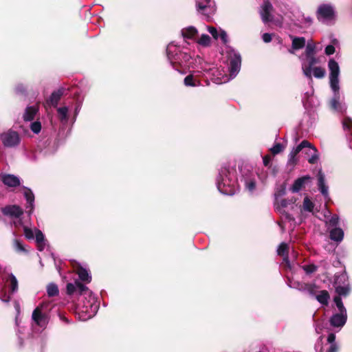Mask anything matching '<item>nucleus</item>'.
Returning a JSON list of instances; mask_svg holds the SVG:
<instances>
[{"mask_svg": "<svg viewBox=\"0 0 352 352\" xmlns=\"http://www.w3.org/2000/svg\"><path fill=\"white\" fill-rule=\"evenodd\" d=\"M230 174L229 169L226 167H222L219 170V175L217 178V188L223 194H231L232 188L231 180L228 177Z\"/></svg>", "mask_w": 352, "mask_h": 352, "instance_id": "obj_1", "label": "nucleus"}, {"mask_svg": "<svg viewBox=\"0 0 352 352\" xmlns=\"http://www.w3.org/2000/svg\"><path fill=\"white\" fill-rule=\"evenodd\" d=\"M166 53L168 58L171 60L173 68L178 72H180L179 67L182 64H186L191 59L190 55L185 52L179 51L175 54H173L170 52L169 47L166 49Z\"/></svg>", "mask_w": 352, "mask_h": 352, "instance_id": "obj_2", "label": "nucleus"}, {"mask_svg": "<svg viewBox=\"0 0 352 352\" xmlns=\"http://www.w3.org/2000/svg\"><path fill=\"white\" fill-rule=\"evenodd\" d=\"M317 19L322 23L333 21L336 19V12L332 6L329 4H321L316 11Z\"/></svg>", "mask_w": 352, "mask_h": 352, "instance_id": "obj_3", "label": "nucleus"}, {"mask_svg": "<svg viewBox=\"0 0 352 352\" xmlns=\"http://www.w3.org/2000/svg\"><path fill=\"white\" fill-rule=\"evenodd\" d=\"M328 67L330 72L329 80L330 86L334 92L339 91V79L340 67L338 63L333 59L331 58L328 62Z\"/></svg>", "mask_w": 352, "mask_h": 352, "instance_id": "obj_4", "label": "nucleus"}, {"mask_svg": "<svg viewBox=\"0 0 352 352\" xmlns=\"http://www.w3.org/2000/svg\"><path fill=\"white\" fill-rule=\"evenodd\" d=\"M3 144L6 147H14L20 143V137L16 131L9 130L1 135Z\"/></svg>", "mask_w": 352, "mask_h": 352, "instance_id": "obj_5", "label": "nucleus"}, {"mask_svg": "<svg viewBox=\"0 0 352 352\" xmlns=\"http://www.w3.org/2000/svg\"><path fill=\"white\" fill-rule=\"evenodd\" d=\"M44 304L36 307L32 312V318L34 322L40 327H43L47 323V316L46 314L42 312V308Z\"/></svg>", "mask_w": 352, "mask_h": 352, "instance_id": "obj_6", "label": "nucleus"}, {"mask_svg": "<svg viewBox=\"0 0 352 352\" xmlns=\"http://www.w3.org/2000/svg\"><path fill=\"white\" fill-rule=\"evenodd\" d=\"M311 143L307 140L302 141L296 148H294L289 155L288 163L291 165H295L297 163L296 155L302 151L303 148H307L310 146Z\"/></svg>", "mask_w": 352, "mask_h": 352, "instance_id": "obj_7", "label": "nucleus"}, {"mask_svg": "<svg viewBox=\"0 0 352 352\" xmlns=\"http://www.w3.org/2000/svg\"><path fill=\"white\" fill-rule=\"evenodd\" d=\"M293 287L298 289L299 291L307 292L311 296L316 295V289L318 288L316 284L306 283L299 281H294L293 283Z\"/></svg>", "mask_w": 352, "mask_h": 352, "instance_id": "obj_8", "label": "nucleus"}, {"mask_svg": "<svg viewBox=\"0 0 352 352\" xmlns=\"http://www.w3.org/2000/svg\"><path fill=\"white\" fill-rule=\"evenodd\" d=\"M241 64V58L239 54H234L230 60L229 72L231 76H235L239 72Z\"/></svg>", "mask_w": 352, "mask_h": 352, "instance_id": "obj_9", "label": "nucleus"}, {"mask_svg": "<svg viewBox=\"0 0 352 352\" xmlns=\"http://www.w3.org/2000/svg\"><path fill=\"white\" fill-rule=\"evenodd\" d=\"M347 320L346 313L339 312L333 314L329 320L330 324L334 327H343Z\"/></svg>", "mask_w": 352, "mask_h": 352, "instance_id": "obj_10", "label": "nucleus"}, {"mask_svg": "<svg viewBox=\"0 0 352 352\" xmlns=\"http://www.w3.org/2000/svg\"><path fill=\"white\" fill-rule=\"evenodd\" d=\"M1 212L4 215L15 218H19L23 214V210L17 205L6 206L1 209Z\"/></svg>", "mask_w": 352, "mask_h": 352, "instance_id": "obj_11", "label": "nucleus"}, {"mask_svg": "<svg viewBox=\"0 0 352 352\" xmlns=\"http://www.w3.org/2000/svg\"><path fill=\"white\" fill-rule=\"evenodd\" d=\"M65 91V89L63 87H60L58 89L53 91L49 99L47 100V103L49 105L56 107Z\"/></svg>", "mask_w": 352, "mask_h": 352, "instance_id": "obj_12", "label": "nucleus"}, {"mask_svg": "<svg viewBox=\"0 0 352 352\" xmlns=\"http://www.w3.org/2000/svg\"><path fill=\"white\" fill-rule=\"evenodd\" d=\"M2 182L8 187H17L21 184L19 179L14 175L6 174L1 177Z\"/></svg>", "mask_w": 352, "mask_h": 352, "instance_id": "obj_13", "label": "nucleus"}, {"mask_svg": "<svg viewBox=\"0 0 352 352\" xmlns=\"http://www.w3.org/2000/svg\"><path fill=\"white\" fill-rule=\"evenodd\" d=\"M75 267L76 273L78 275L80 280L89 283L91 281V276L88 271L81 266L79 263H76Z\"/></svg>", "mask_w": 352, "mask_h": 352, "instance_id": "obj_14", "label": "nucleus"}, {"mask_svg": "<svg viewBox=\"0 0 352 352\" xmlns=\"http://www.w3.org/2000/svg\"><path fill=\"white\" fill-rule=\"evenodd\" d=\"M310 180L311 177L309 175H305L301 177H299L294 181L290 190L293 192H298L302 188L304 185Z\"/></svg>", "mask_w": 352, "mask_h": 352, "instance_id": "obj_15", "label": "nucleus"}, {"mask_svg": "<svg viewBox=\"0 0 352 352\" xmlns=\"http://www.w3.org/2000/svg\"><path fill=\"white\" fill-rule=\"evenodd\" d=\"M272 10V4L268 1L265 2L263 6V9L261 12V18L264 23H267L272 21V19L270 14Z\"/></svg>", "mask_w": 352, "mask_h": 352, "instance_id": "obj_16", "label": "nucleus"}, {"mask_svg": "<svg viewBox=\"0 0 352 352\" xmlns=\"http://www.w3.org/2000/svg\"><path fill=\"white\" fill-rule=\"evenodd\" d=\"M290 38L292 40V48L294 50H301L305 47L306 44V40L305 37H297L290 35Z\"/></svg>", "mask_w": 352, "mask_h": 352, "instance_id": "obj_17", "label": "nucleus"}, {"mask_svg": "<svg viewBox=\"0 0 352 352\" xmlns=\"http://www.w3.org/2000/svg\"><path fill=\"white\" fill-rule=\"evenodd\" d=\"M38 111V108L36 106H30L26 107L25 113L23 116V120L25 121L33 120Z\"/></svg>", "mask_w": 352, "mask_h": 352, "instance_id": "obj_18", "label": "nucleus"}, {"mask_svg": "<svg viewBox=\"0 0 352 352\" xmlns=\"http://www.w3.org/2000/svg\"><path fill=\"white\" fill-rule=\"evenodd\" d=\"M307 154H310L311 157L308 159V162L311 164H316L319 159L318 151L314 146L311 144L310 146H307Z\"/></svg>", "mask_w": 352, "mask_h": 352, "instance_id": "obj_19", "label": "nucleus"}, {"mask_svg": "<svg viewBox=\"0 0 352 352\" xmlns=\"http://www.w3.org/2000/svg\"><path fill=\"white\" fill-rule=\"evenodd\" d=\"M330 239L334 241H341L344 237V232L340 228H335L330 231Z\"/></svg>", "mask_w": 352, "mask_h": 352, "instance_id": "obj_20", "label": "nucleus"}, {"mask_svg": "<svg viewBox=\"0 0 352 352\" xmlns=\"http://www.w3.org/2000/svg\"><path fill=\"white\" fill-rule=\"evenodd\" d=\"M316 300L322 305H328L330 296L327 290H322L319 294L314 296Z\"/></svg>", "mask_w": 352, "mask_h": 352, "instance_id": "obj_21", "label": "nucleus"}, {"mask_svg": "<svg viewBox=\"0 0 352 352\" xmlns=\"http://www.w3.org/2000/svg\"><path fill=\"white\" fill-rule=\"evenodd\" d=\"M184 84L186 87H197L200 85L201 82L192 74H190L185 77Z\"/></svg>", "mask_w": 352, "mask_h": 352, "instance_id": "obj_22", "label": "nucleus"}, {"mask_svg": "<svg viewBox=\"0 0 352 352\" xmlns=\"http://www.w3.org/2000/svg\"><path fill=\"white\" fill-rule=\"evenodd\" d=\"M197 30L193 26L184 28L182 30V34L183 37L188 39L193 38L197 35Z\"/></svg>", "mask_w": 352, "mask_h": 352, "instance_id": "obj_23", "label": "nucleus"}, {"mask_svg": "<svg viewBox=\"0 0 352 352\" xmlns=\"http://www.w3.org/2000/svg\"><path fill=\"white\" fill-rule=\"evenodd\" d=\"M318 187L320 192L323 195H327L328 194V189L327 187L325 186L324 184V177L323 174H322L320 172L318 174Z\"/></svg>", "mask_w": 352, "mask_h": 352, "instance_id": "obj_24", "label": "nucleus"}, {"mask_svg": "<svg viewBox=\"0 0 352 352\" xmlns=\"http://www.w3.org/2000/svg\"><path fill=\"white\" fill-rule=\"evenodd\" d=\"M24 196L25 197V199L29 204V207L30 208V210L33 209V204L34 201V195L32 192V191L28 188H25V192H24ZM28 208V206H27Z\"/></svg>", "mask_w": 352, "mask_h": 352, "instance_id": "obj_25", "label": "nucleus"}, {"mask_svg": "<svg viewBox=\"0 0 352 352\" xmlns=\"http://www.w3.org/2000/svg\"><path fill=\"white\" fill-rule=\"evenodd\" d=\"M47 293L50 297L58 296L59 293L58 286L54 283L49 284L47 287Z\"/></svg>", "mask_w": 352, "mask_h": 352, "instance_id": "obj_26", "label": "nucleus"}, {"mask_svg": "<svg viewBox=\"0 0 352 352\" xmlns=\"http://www.w3.org/2000/svg\"><path fill=\"white\" fill-rule=\"evenodd\" d=\"M336 292L338 294L337 296H346L350 292V288L348 286H337Z\"/></svg>", "mask_w": 352, "mask_h": 352, "instance_id": "obj_27", "label": "nucleus"}, {"mask_svg": "<svg viewBox=\"0 0 352 352\" xmlns=\"http://www.w3.org/2000/svg\"><path fill=\"white\" fill-rule=\"evenodd\" d=\"M198 44L204 47H208L210 45L211 38L208 34H202L197 41Z\"/></svg>", "mask_w": 352, "mask_h": 352, "instance_id": "obj_28", "label": "nucleus"}, {"mask_svg": "<svg viewBox=\"0 0 352 352\" xmlns=\"http://www.w3.org/2000/svg\"><path fill=\"white\" fill-rule=\"evenodd\" d=\"M288 245L285 243H281L277 250V254L279 256L285 257L286 255H288Z\"/></svg>", "mask_w": 352, "mask_h": 352, "instance_id": "obj_29", "label": "nucleus"}, {"mask_svg": "<svg viewBox=\"0 0 352 352\" xmlns=\"http://www.w3.org/2000/svg\"><path fill=\"white\" fill-rule=\"evenodd\" d=\"M13 247L17 252L27 253L28 250L25 249L24 245L18 239H14L13 241Z\"/></svg>", "mask_w": 352, "mask_h": 352, "instance_id": "obj_30", "label": "nucleus"}, {"mask_svg": "<svg viewBox=\"0 0 352 352\" xmlns=\"http://www.w3.org/2000/svg\"><path fill=\"white\" fill-rule=\"evenodd\" d=\"M303 209L307 212H312L314 208V203L309 199L308 197H305L303 201Z\"/></svg>", "mask_w": 352, "mask_h": 352, "instance_id": "obj_31", "label": "nucleus"}, {"mask_svg": "<svg viewBox=\"0 0 352 352\" xmlns=\"http://www.w3.org/2000/svg\"><path fill=\"white\" fill-rule=\"evenodd\" d=\"M313 73L315 78H322L325 76L326 71L321 67H316L313 68Z\"/></svg>", "mask_w": 352, "mask_h": 352, "instance_id": "obj_32", "label": "nucleus"}, {"mask_svg": "<svg viewBox=\"0 0 352 352\" xmlns=\"http://www.w3.org/2000/svg\"><path fill=\"white\" fill-rule=\"evenodd\" d=\"M57 111L58 113L59 119L61 121L67 120L68 108L67 107H59L57 109Z\"/></svg>", "mask_w": 352, "mask_h": 352, "instance_id": "obj_33", "label": "nucleus"}, {"mask_svg": "<svg viewBox=\"0 0 352 352\" xmlns=\"http://www.w3.org/2000/svg\"><path fill=\"white\" fill-rule=\"evenodd\" d=\"M333 301L335 302V303L339 310V312L346 313V309L343 305V302H342V298L340 296H335L333 298Z\"/></svg>", "mask_w": 352, "mask_h": 352, "instance_id": "obj_34", "label": "nucleus"}, {"mask_svg": "<svg viewBox=\"0 0 352 352\" xmlns=\"http://www.w3.org/2000/svg\"><path fill=\"white\" fill-rule=\"evenodd\" d=\"M9 280L10 282V290L11 292H15L18 289V281L15 276L11 274L9 276Z\"/></svg>", "mask_w": 352, "mask_h": 352, "instance_id": "obj_35", "label": "nucleus"}, {"mask_svg": "<svg viewBox=\"0 0 352 352\" xmlns=\"http://www.w3.org/2000/svg\"><path fill=\"white\" fill-rule=\"evenodd\" d=\"M316 54V45L313 43H308L306 46L305 56H314Z\"/></svg>", "mask_w": 352, "mask_h": 352, "instance_id": "obj_36", "label": "nucleus"}, {"mask_svg": "<svg viewBox=\"0 0 352 352\" xmlns=\"http://www.w3.org/2000/svg\"><path fill=\"white\" fill-rule=\"evenodd\" d=\"M302 268L307 274H309L316 272L318 267L314 264H309L303 265Z\"/></svg>", "mask_w": 352, "mask_h": 352, "instance_id": "obj_37", "label": "nucleus"}, {"mask_svg": "<svg viewBox=\"0 0 352 352\" xmlns=\"http://www.w3.org/2000/svg\"><path fill=\"white\" fill-rule=\"evenodd\" d=\"M30 129L32 132L38 134L41 130V123L39 121H35L31 123Z\"/></svg>", "mask_w": 352, "mask_h": 352, "instance_id": "obj_38", "label": "nucleus"}, {"mask_svg": "<svg viewBox=\"0 0 352 352\" xmlns=\"http://www.w3.org/2000/svg\"><path fill=\"white\" fill-rule=\"evenodd\" d=\"M283 151V146L280 143H276L272 148H270L271 153L275 155Z\"/></svg>", "mask_w": 352, "mask_h": 352, "instance_id": "obj_39", "label": "nucleus"}, {"mask_svg": "<svg viewBox=\"0 0 352 352\" xmlns=\"http://www.w3.org/2000/svg\"><path fill=\"white\" fill-rule=\"evenodd\" d=\"M76 292H77L76 284H73L69 283L66 286V292L68 295H73Z\"/></svg>", "mask_w": 352, "mask_h": 352, "instance_id": "obj_40", "label": "nucleus"}, {"mask_svg": "<svg viewBox=\"0 0 352 352\" xmlns=\"http://www.w3.org/2000/svg\"><path fill=\"white\" fill-rule=\"evenodd\" d=\"M342 124H343V126L345 129H347L349 131H352V119L351 118H350L349 117L344 118L343 120Z\"/></svg>", "mask_w": 352, "mask_h": 352, "instance_id": "obj_41", "label": "nucleus"}, {"mask_svg": "<svg viewBox=\"0 0 352 352\" xmlns=\"http://www.w3.org/2000/svg\"><path fill=\"white\" fill-rule=\"evenodd\" d=\"M23 231H24V235L26 239L30 240V239H33L34 238V232L31 228H29L28 227L25 226L23 228Z\"/></svg>", "mask_w": 352, "mask_h": 352, "instance_id": "obj_42", "label": "nucleus"}, {"mask_svg": "<svg viewBox=\"0 0 352 352\" xmlns=\"http://www.w3.org/2000/svg\"><path fill=\"white\" fill-rule=\"evenodd\" d=\"M77 292L79 294H82L88 290V287L79 281H76Z\"/></svg>", "mask_w": 352, "mask_h": 352, "instance_id": "obj_43", "label": "nucleus"}, {"mask_svg": "<svg viewBox=\"0 0 352 352\" xmlns=\"http://www.w3.org/2000/svg\"><path fill=\"white\" fill-rule=\"evenodd\" d=\"M282 267L285 270H292V265L290 263V261L289 260L288 255H286V256L283 257V262L281 263Z\"/></svg>", "mask_w": 352, "mask_h": 352, "instance_id": "obj_44", "label": "nucleus"}, {"mask_svg": "<svg viewBox=\"0 0 352 352\" xmlns=\"http://www.w3.org/2000/svg\"><path fill=\"white\" fill-rule=\"evenodd\" d=\"M35 238H36V243H42L45 241V236L43 232L37 229L36 230L35 232Z\"/></svg>", "mask_w": 352, "mask_h": 352, "instance_id": "obj_45", "label": "nucleus"}, {"mask_svg": "<svg viewBox=\"0 0 352 352\" xmlns=\"http://www.w3.org/2000/svg\"><path fill=\"white\" fill-rule=\"evenodd\" d=\"M306 58L308 62V65L307 66L308 67L314 68L313 66L318 63V60L315 57V55L306 56Z\"/></svg>", "mask_w": 352, "mask_h": 352, "instance_id": "obj_46", "label": "nucleus"}, {"mask_svg": "<svg viewBox=\"0 0 352 352\" xmlns=\"http://www.w3.org/2000/svg\"><path fill=\"white\" fill-rule=\"evenodd\" d=\"M286 193V187L285 184L281 185L276 191V197H282Z\"/></svg>", "mask_w": 352, "mask_h": 352, "instance_id": "obj_47", "label": "nucleus"}, {"mask_svg": "<svg viewBox=\"0 0 352 352\" xmlns=\"http://www.w3.org/2000/svg\"><path fill=\"white\" fill-rule=\"evenodd\" d=\"M296 199L295 198L283 199L280 201V206L283 208H285L289 204H294L296 202Z\"/></svg>", "mask_w": 352, "mask_h": 352, "instance_id": "obj_48", "label": "nucleus"}, {"mask_svg": "<svg viewBox=\"0 0 352 352\" xmlns=\"http://www.w3.org/2000/svg\"><path fill=\"white\" fill-rule=\"evenodd\" d=\"M204 1L206 3V4H203V3H201V2H199L197 3V7L198 11H203L207 7H208L210 3L211 2V0H204Z\"/></svg>", "mask_w": 352, "mask_h": 352, "instance_id": "obj_49", "label": "nucleus"}, {"mask_svg": "<svg viewBox=\"0 0 352 352\" xmlns=\"http://www.w3.org/2000/svg\"><path fill=\"white\" fill-rule=\"evenodd\" d=\"M0 299L6 302L10 300V296L8 295L5 290H0Z\"/></svg>", "mask_w": 352, "mask_h": 352, "instance_id": "obj_50", "label": "nucleus"}, {"mask_svg": "<svg viewBox=\"0 0 352 352\" xmlns=\"http://www.w3.org/2000/svg\"><path fill=\"white\" fill-rule=\"evenodd\" d=\"M336 52L335 47L333 45H329L325 47L324 52L327 56L333 54Z\"/></svg>", "mask_w": 352, "mask_h": 352, "instance_id": "obj_51", "label": "nucleus"}, {"mask_svg": "<svg viewBox=\"0 0 352 352\" xmlns=\"http://www.w3.org/2000/svg\"><path fill=\"white\" fill-rule=\"evenodd\" d=\"M208 32L211 34V35L212 36V37L214 39H217L218 38L219 33H218L217 30L215 28L209 26L208 28Z\"/></svg>", "mask_w": 352, "mask_h": 352, "instance_id": "obj_52", "label": "nucleus"}, {"mask_svg": "<svg viewBox=\"0 0 352 352\" xmlns=\"http://www.w3.org/2000/svg\"><path fill=\"white\" fill-rule=\"evenodd\" d=\"M302 69L305 76L309 78H311V71H313V68L308 66H305L302 67Z\"/></svg>", "mask_w": 352, "mask_h": 352, "instance_id": "obj_53", "label": "nucleus"}, {"mask_svg": "<svg viewBox=\"0 0 352 352\" xmlns=\"http://www.w3.org/2000/svg\"><path fill=\"white\" fill-rule=\"evenodd\" d=\"M339 218L337 215H333L329 219V224L331 226H336L338 223Z\"/></svg>", "mask_w": 352, "mask_h": 352, "instance_id": "obj_54", "label": "nucleus"}, {"mask_svg": "<svg viewBox=\"0 0 352 352\" xmlns=\"http://www.w3.org/2000/svg\"><path fill=\"white\" fill-rule=\"evenodd\" d=\"M219 36L224 44H226L228 42V36L226 31L221 30L219 34Z\"/></svg>", "mask_w": 352, "mask_h": 352, "instance_id": "obj_55", "label": "nucleus"}, {"mask_svg": "<svg viewBox=\"0 0 352 352\" xmlns=\"http://www.w3.org/2000/svg\"><path fill=\"white\" fill-rule=\"evenodd\" d=\"M272 157L269 155H266L263 157V165L265 166H269L270 165Z\"/></svg>", "mask_w": 352, "mask_h": 352, "instance_id": "obj_56", "label": "nucleus"}, {"mask_svg": "<svg viewBox=\"0 0 352 352\" xmlns=\"http://www.w3.org/2000/svg\"><path fill=\"white\" fill-rule=\"evenodd\" d=\"M246 187L250 191H252L256 188V182L251 180L246 183Z\"/></svg>", "mask_w": 352, "mask_h": 352, "instance_id": "obj_57", "label": "nucleus"}, {"mask_svg": "<svg viewBox=\"0 0 352 352\" xmlns=\"http://www.w3.org/2000/svg\"><path fill=\"white\" fill-rule=\"evenodd\" d=\"M262 38L265 43H270L272 41V35L269 33H264Z\"/></svg>", "mask_w": 352, "mask_h": 352, "instance_id": "obj_58", "label": "nucleus"}, {"mask_svg": "<svg viewBox=\"0 0 352 352\" xmlns=\"http://www.w3.org/2000/svg\"><path fill=\"white\" fill-rule=\"evenodd\" d=\"M335 340H336V335L333 333H329L327 337V342L332 344H334L333 342H334Z\"/></svg>", "mask_w": 352, "mask_h": 352, "instance_id": "obj_59", "label": "nucleus"}, {"mask_svg": "<svg viewBox=\"0 0 352 352\" xmlns=\"http://www.w3.org/2000/svg\"><path fill=\"white\" fill-rule=\"evenodd\" d=\"M338 351V346L336 344H331L330 347L329 348L327 352H337Z\"/></svg>", "mask_w": 352, "mask_h": 352, "instance_id": "obj_60", "label": "nucleus"}, {"mask_svg": "<svg viewBox=\"0 0 352 352\" xmlns=\"http://www.w3.org/2000/svg\"><path fill=\"white\" fill-rule=\"evenodd\" d=\"M36 245H37V249L40 252L43 251L45 246V241L42 242V243H36Z\"/></svg>", "mask_w": 352, "mask_h": 352, "instance_id": "obj_61", "label": "nucleus"}, {"mask_svg": "<svg viewBox=\"0 0 352 352\" xmlns=\"http://www.w3.org/2000/svg\"><path fill=\"white\" fill-rule=\"evenodd\" d=\"M59 318H60V319L63 322H64L65 323H66V324H69V319H68L67 318H66V317L65 316V315H63V314H59Z\"/></svg>", "mask_w": 352, "mask_h": 352, "instance_id": "obj_62", "label": "nucleus"}, {"mask_svg": "<svg viewBox=\"0 0 352 352\" xmlns=\"http://www.w3.org/2000/svg\"><path fill=\"white\" fill-rule=\"evenodd\" d=\"M331 107L333 109H337V107L338 105V101L336 99H333L331 102Z\"/></svg>", "mask_w": 352, "mask_h": 352, "instance_id": "obj_63", "label": "nucleus"}, {"mask_svg": "<svg viewBox=\"0 0 352 352\" xmlns=\"http://www.w3.org/2000/svg\"><path fill=\"white\" fill-rule=\"evenodd\" d=\"M332 43H333V44H336L338 43V40L334 38L333 40H332Z\"/></svg>", "mask_w": 352, "mask_h": 352, "instance_id": "obj_64", "label": "nucleus"}]
</instances>
